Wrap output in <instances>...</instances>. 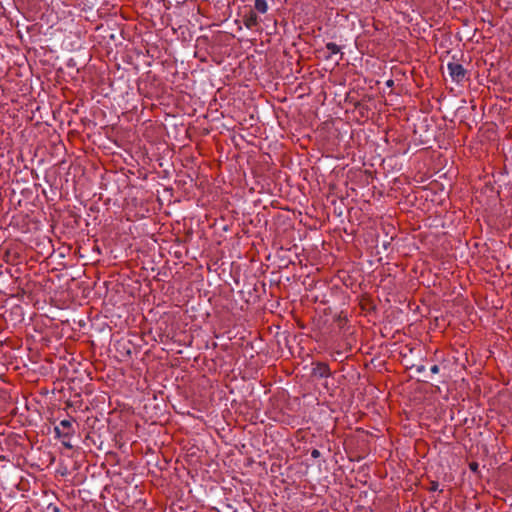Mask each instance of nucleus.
I'll list each match as a JSON object with an SVG mask.
<instances>
[{"label":"nucleus","mask_w":512,"mask_h":512,"mask_svg":"<svg viewBox=\"0 0 512 512\" xmlns=\"http://www.w3.org/2000/svg\"><path fill=\"white\" fill-rule=\"evenodd\" d=\"M23 319V309L19 305H13L9 310L2 313V320L6 324L5 329L15 328Z\"/></svg>","instance_id":"f257e3e1"},{"label":"nucleus","mask_w":512,"mask_h":512,"mask_svg":"<svg viewBox=\"0 0 512 512\" xmlns=\"http://www.w3.org/2000/svg\"><path fill=\"white\" fill-rule=\"evenodd\" d=\"M447 69L450 77L456 83L462 82L467 73L466 69L461 64L456 62H449L447 64Z\"/></svg>","instance_id":"f03ea898"},{"label":"nucleus","mask_w":512,"mask_h":512,"mask_svg":"<svg viewBox=\"0 0 512 512\" xmlns=\"http://www.w3.org/2000/svg\"><path fill=\"white\" fill-rule=\"evenodd\" d=\"M243 23L246 28L253 29L259 24V17L253 10H250L243 16Z\"/></svg>","instance_id":"7ed1b4c3"},{"label":"nucleus","mask_w":512,"mask_h":512,"mask_svg":"<svg viewBox=\"0 0 512 512\" xmlns=\"http://www.w3.org/2000/svg\"><path fill=\"white\" fill-rule=\"evenodd\" d=\"M313 375L319 378H327L330 376L329 366L325 363H317L313 368Z\"/></svg>","instance_id":"20e7f679"},{"label":"nucleus","mask_w":512,"mask_h":512,"mask_svg":"<svg viewBox=\"0 0 512 512\" xmlns=\"http://www.w3.org/2000/svg\"><path fill=\"white\" fill-rule=\"evenodd\" d=\"M1 275H2V283L4 282H14L15 279H17L15 276H14V273H13V267H7L5 269V271H2L1 272Z\"/></svg>","instance_id":"39448f33"},{"label":"nucleus","mask_w":512,"mask_h":512,"mask_svg":"<svg viewBox=\"0 0 512 512\" xmlns=\"http://www.w3.org/2000/svg\"><path fill=\"white\" fill-rule=\"evenodd\" d=\"M55 438H69L74 434V431H63L60 426L54 427Z\"/></svg>","instance_id":"423d86ee"},{"label":"nucleus","mask_w":512,"mask_h":512,"mask_svg":"<svg viewBox=\"0 0 512 512\" xmlns=\"http://www.w3.org/2000/svg\"><path fill=\"white\" fill-rule=\"evenodd\" d=\"M254 7L258 12L262 14L268 11V4L266 0H255Z\"/></svg>","instance_id":"0eeeda50"},{"label":"nucleus","mask_w":512,"mask_h":512,"mask_svg":"<svg viewBox=\"0 0 512 512\" xmlns=\"http://www.w3.org/2000/svg\"><path fill=\"white\" fill-rule=\"evenodd\" d=\"M326 49L330 52V55L327 58H330L333 54H338L341 51V48L333 42H328L326 44Z\"/></svg>","instance_id":"6e6552de"},{"label":"nucleus","mask_w":512,"mask_h":512,"mask_svg":"<svg viewBox=\"0 0 512 512\" xmlns=\"http://www.w3.org/2000/svg\"><path fill=\"white\" fill-rule=\"evenodd\" d=\"M58 426L65 431H74L72 428V422L68 419L61 420Z\"/></svg>","instance_id":"1a4fd4ad"},{"label":"nucleus","mask_w":512,"mask_h":512,"mask_svg":"<svg viewBox=\"0 0 512 512\" xmlns=\"http://www.w3.org/2000/svg\"><path fill=\"white\" fill-rule=\"evenodd\" d=\"M47 510L50 512H60V508L54 504H49Z\"/></svg>","instance_id":"9d476101"},{"label":"nucleus","mask_w":512,"mask_h":512,"mask_svg":"<svg viewBox=\"0 0 512 512\" xmlns=\"http://www.w3.org/2000/svg\"><path fill=\"white\" fill-rule=\"evenodd\" d=\"M62 444H63L64 447H66L68 449H72L73 448V445L70 443L69 440H67V438H63Z\"/></svg>","instance_id":"9b49d317"},{"label":"nucleus","mask_w":512,"mask_h":512,"mask_svg":"<svg viewBox=\"0 0 512 512\" xmlns=\"http://www.w3.org/2000/svg\"><path fill=\"white\" fill-rule=\"evenodd\" d=\"M320 456H321V453L318 449H313L311 451V457L316 459V458H319Z\"/></svg>","instance_id":"f8f14e48"},{"label":"nucleus","mask_w":512,"mask_h":512,"mask_svg":"<svg viewBox=\"0 0 512 512\" xmlns=\"http://www.w3.org/2000/svg\"><path fill=\"white\" fill-rule=\"evenodd\" d=\"M439 488V484L436 481L431 482V486L429 488L430 491H437Z\"/></svg>","instance_id":"ddd939ff"},{"label":"nucleus","mask_w":512,"mask_h":512,"mask_svg":"<svg viewBox=\"0 0 512 512\" xmlns=\"http://www.w3.org/2000/svg\"><path fill=\"white\" fill-rule=\"evenodd\" d=\"M430 371H431V373H433V374H437V373H439L440 368H439V366H438V365H433V366L430 368Z\"/></svg>","instance_id":"4468645a"},{"label":"nucleus","mask_w":512,"mask_h":512,"mask_svg":"<svg viewBox=\"0 0 512 512\" xmlns=\"http://www.w3.org/2000/svg\"><path fill=\"white\" fill-rule=\"evenodd\" d=\"M425 370H426V368H425L424 365H417L416 366V372L417 373H423V372H425Z\"/></svg>","instance_id":"2eb2a0df"},{"label":"nucleus","mask_w":512,"mask_h":512,"mask_svg":"<svg viewBox=\"0 0 512 512\" xmlns=\"http://www.w3.org/2000/svg\"><path fill=\"white\" fill-rule=\"evenodd\" d=\"M13 441H14V437H12L10 435L5 438V443L7 444V446H10Z\"/></svg>","instance_id":"dca6fc26"},{"label":"nucleus","mask_w":512,"mask_h":512,"mask_svg":"<svg viewBox=\"0 0 512 512\" xmlns=\"http://www.w3.org/2000/svg\"><path fill=\"white\" fill-rule=\"evenodd\" d=\"M469 467H470V469H471L472 471H477V469H478V463H476V462H472V463H470Z\"/></svg>","instance_id":"f3484780"},{"label":"nucleus","mask_w":512,"mask_h":512,"mask_svg":"<svg viewBox=\"0 0 512 512\" xmlns=\"http://www.w3.org/2000/svg\"><path fill=\"white\" fill-rule=\"evenodd\" d=\"M1 393H2V404H3V403H4V401H6V398H5V396H4V394H5L4 389H2V390H1ZM3 411H4V407L2 406V412H3Z\"/></svg>","instance_id":"a211bd4d"},{"label":"nucleus","mask_w":512,"mask_h":512,"mask_svg":"<svg viewBox=\"0 0 512 512\" xmlns=\"http://www.w3.org/2000/svg\"><path fill=\"white\" fill-rule=\"evenodd\" d=\"M8 339L6 338L4 341L2 340L1 342V345H2V348L4 347V345H7L8 344Z\"/></svg>","instance_id":"6ab92c4d"},{"label":"nucleus","mask_w":512,"mask_h":512,"mask_svg":"<svg viewBox=\"0 0 512 512\" xmlns=\"http://www.w3.org/2000/svg\"><path fill=\"white\" fill-rule=\"evenodd\" d=\"M5 410H7L8 412H13L14 407H12V408H8V407L6 408V407H5Z\"/></svg>","instance_id":"aec40b11"},{"label":"nucleus","mask_w":512,"mask_h":512,"mask_svg":"<svg viewBox=\"0 0 512 512\" xmlns=\"http://www.w3.org/2000/svg\"><path fill=\"white\" fill-rule=\"evenodd\" d=\"M1 459H2V461H3V460H6V459H7V461H10V459H9V458H7L5 455H2V456H1Z\"/></svg>","instance_id":"412c9836"},{"label":"nucleus","mask_w":512,"mask_h":512,"mask_svg":"<svg viewBox=\"0 0 512 512\" xmlns=\"http://www.w3.org/2000/svg\"><path fill=\"white\" fill-rule=\"evenodd\" d=\"M16 294V291L14 290H11V292L9 293L10 296H14Z\"/></svg>","instance_id":"4be33fe9"},{"label":"nucleus","mask_w":512,"mask_h":512,"mask_svg":"<svg viewBox=\"0 0 512 512\" xmlns=\"http://www.w3.org/2000/svg\"><path fill=\"white\" fill-rule=\"evenodd\" d=\"M392 84H393V81H392V80H389V81L387 82V85H388V86H391Z\"/></svg>","instance_id":"5701e85b"}]
</instances>
